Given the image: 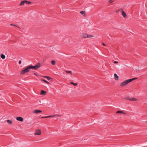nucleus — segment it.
<instances>
[{
	"label": "nucleus",
	"instance_id": "18",
	"mask_svg": "<svg viewBox=\"0 0 147 147\" xmlns=\"http://www.w3.org/2000/svg\"><path fill=\"white\" fill-rule=\"evenodd\" d=\"M1 58L3 59H4L5 58V55H3V54H1Z\"/></svg>",
	"mask_w": 147,
	"mask_h": 147
},
{
	"label": "nucleus",
	"instance_id": "5",
	"mask_svg": "<svg viewBox=\"0 0 147 147\" xmlns=\"http://www.w3.org/2000/svg\"><path fill=\"white\" fill-rule=\"evenodd\" d=\"M88 35L86 33H83L81 34L80 36L82 38H87L88 37Z\"/></svg>",
	"mask_w": 147,
	"mask_h": 147
},
{
	"label": "nucleus",
	"instance_id": "27",
	"mask_svg": "<svg viewBox=\"0 0 147 147\" xmlns=\"http://www.w3.org/2000/svg\"><path fill=\"white\" fill-rule=\"evenodd\" d=\"M47 116H45V117H41V118L43 119V118H47Z\"/></svg>",
	"mask_w": 147,
	"mask_h": 147
},
{
	"label": "nucleus",
	"instance_id": "14",
	"mask_svg": "<svg viewBox=\"0 0 147 147\" xmlns=\"http://www.w3.org/2000/svg\"><path fill=\"white\" fill-rule=\"evenodd\" d=\"M115 76V79L116 80H118L119 76L117 75L116 74H114Z\"/></svg>",
	"mask_w": 147,
	"mask_h": 147
},
{
	"label": "nucleus",
	"instance_id": "30",
	"mask_svg": "<svg viewBox=\"0 0 147 147\" xmlns=\"http://www.w3.org/2000/svg\"><path fill=\"white\" fill-rule=\"evenodd\" d=\"M59 116V115H57V114H55V115H53V117H55V116Z\"/></svg>",
	"mask_w": 147,
	"mask_h": 147
},
{
	"label": "nucleus",
	"instance_id": "21",
	"mask_svg": "<svg viewBox=\"0 0 147 147\" xmlns=\"http://www.w3.org/2000/svg\"><path fill=\"white\" fill-rule=\"evenodd\" d=\"M51 63L52 65H54L55 64V61L54 60H53L51 61Z\"/></svg>",
	"mask_w": 147,
	"mask_h": 147
},
{
	"label": "nucleus",
	"instance_id": "8",
	"mask_svg": "<svg viewBox=\"0 0 147 147\" xmlns=\"http://www.w3.org/2000/svg\"><path fill=\"white\" fill-rule=\"evenodd\" d=\"M42 112V111H41L40 110H35L34 111L33 113H35L38 114V113H41Z\"/></svg>",
	"mask_w": 147,
	"mask_h": 147
},
{
	"label": "nucleus",
	"instance_id": "20",
	"mask_svg": "<svg viewBox=\"0 0 147 147\" xmlns=\"http://www.w3.org/2000/svg\"><path fill=\"white\" fill-rule=\"evenodd\" d=\"M70 83L71 84H72L74 86H76L77 85V83H74V82H71Z\"/></svg>",
	"mask_w": 147,
	"mask_h": 147
},
{
	"label": "nucleus",
	"instance_id": "26",
	"mask_svg": "<svg viewBox=\"0 0 147 147\" xmlns=\"http://www.w3.org/2000/svg\"><path fill=\"white\" fill-rule=\"evenodd\" d=\"M10 25L11 26H16V27H17L18 28H20V27L19 26H16V25H14L13 24H10Z\"/></svg>",
	"mask_w": 147,
	"mask_h": 147
},
{
	"label": "nucleus",
	"instance_id": "33",
	"mask_svg": "<svg viewBox=\"0 0 147 147\" xmlns=\"http://www.w3.org/2000/svg\"><path fill=\"white\" fill-rule=\"evenodd\" d=\"M102 45L104 46H106V45L104 43H102Z\"/></svg>",
	"mask_w": 147,
	"mask_h": 147
},
{
	"label": "nucleus",
	"instance_id": "16",
	"mask_svg": "<svg viewBox=\"0 0 147 147\" xmlns=\"http://www.w3.org/2000/svg\"><path fill=\"white\" fill-rule=\"evenodd\" d=\"M41 80L42 81H44V82H45V83L47 84H50V83L49 82H48V81H47V80H45V79H42Z\"/></svg>",
	"mask_w": 147,
	"mask_h": 147
},
{
	"label": "nucleus",
	"instance_id": "3",
	"mask_svg": "<svg viewBox=\"0 0 147 147\" xmlns=\"http://www.w3.org/2000/svg\"><path fill=\"white\" fill-rule=\"evenodd\" d=\"M31 3H32L31 2L28 1L26 0H24L22 1L21 2L20 4V5H23L24 4H30Z\"/></svg>",
	"mask_w": 147,
	"mask_h": 147
},
{
	"label": "nucleus",
	"instance_id": "9",
	"mask_svg": "<svg viewBox=\"0 0 147 147\" xmlns=\"http://www.w3.org/2000/svg\"><path fill=\"white\" fill-rule=\"evenodd\" d=\"M121 11H122V16L124 18H125V17H126L127 16L126 13L122 9L121 10Z\"/></svg>",
	"mask_w": 147,
	"mask_h": 147
},
{
	"label": "nucleus",
	"instance_id": "7",
	"mask_svg": "<svg viewBox=\"0 0 147 147\" xmlns=\"http://www.w3.org/2000/svg\"><path fill=\"white\" fill-rule=\"evenodd\" d=\"M16 119L18 121L21 122L23 121V118L21 117H17Z\"/></svg>",
	"mask_w": 147,
	"mask_h": 147
},
{
	"label": "nucleus",
	"instance_id": "13",
	"mask_svg": "<svg viewBox=\"0 0 147 147\" xmlns=\"http://www.w3.org/2000/svg\"><path fill=\"white\" fill-rule=\"evenodd\" d=\"M24 70H25V71L26 73H28L30 71V68L29 67V66H28V67L25 68L24 69Z\"/></svg>",
	"mask_w": 147,
	"mask_h": 147
},
{
	"label": "nucleus",
	"instance_id": "4",
	"mask_svg": "<svg viewBox=\"0 0 147 147\" xmlns=\"http://www.w3.org/2000/svg\"><path fill=\"white\" fill-rule=\"evenodd\" d=\"M34 134L35 135H40L41 134L40 130L38 129L36 130Z\"/></svg>",
	"mask_w": 147,
	"mask_h": 147
},
{
	"label": "nucleus",
	"instance_id": "6",
	"mask_svg": "<svg viewBox=\"0 0 147 147\" xmlns=\"http://www.w3.org/2000/svg\"><path fill=\"white\" fill-rule=\"evenodd\" d=\"M41 66V63H38L35 65V67L37 70Z\"/></svg>",
	"mask_w": 147,
	"mask_h": 147
},
{
	"label": "nucleus",
	"instance_id": "10",
	"mask_svg": "<svg viewBox=\"0 0 147 147\" xmlns=\"http://www.w3.org/2000/svg\"><path fill=\"white\" fill-rule=\"evenodd\" d=\"M47 92L46 91H44L43 90H42L40 92V94L42 95H45L46 94Z\"/></svg>",
	"mask_w": 147,
	"mask_h": 147
},
{
	"label": "nucleus",
	"instance_id": "28",
	"mask_svg": "<svg viewBox=\"0 0 147 147\" xmlns=\"http://www.w3.org/2000/svg\"><path fill=\"white\" fill-rule=\"evenodd\" d=\"M53 117V116H52V115L47 116V118H50V117Z\"/></svg>",
	"mask_w": 147,
	"mask_h": 147
},
{
	"label": "nucleus",
	"instance_id": "19",
	"mask_svg": "<svg viewBox=\"0 0 147 147\" xmlns=\"http://www.w3.org/2000/svg\"><path fill=\"white\" fill-rule=\"evenodd\" d=\"M7 121L8 123L9 124L11 125L12 123V121H11L10 120H7Z\"/></svg>",
	"mask_w": 147,
	"mask_h": 147
},
{
	"label": "nucleus",
	"instance_id": "23",
	"mask_svg": "<svg viewBox=\"0 0 147 147\" xmlns=\"http://www.w3.org/2000/svg\"><path fill=\"white\" fill-rule=\"evenodd\" d=\"M80 13L82 15L85 14V11H81L80 12Z\"/></svg>",
	"mask_w": 147,
	"mask_h": 147
},
{
	"label": "nucleus",
	"instance_id": "25",
	"mask_svg": "<svg viewBox=\"0 0 147 147\" xmlns=\"http://www.w3.org/2000/svg\"><path fill=\"white\" fill-rule=\"evenodd\" d=\"M93 37V36L92 35H88V37H87V38H90V37Z\"/></svg>",
	"mask_w": 147,
	"mask_h": 147
},
{
	"label": "nucleus",
	"instance_id": "15",
	"mask_svg": "<svg viewBox=\"0 0 147 147\" xmlns=\"http://www.w3.org/2000/svg\"><path fill=\"white\" fill-rule=\"evenodd\" d=\"M26 72L24 69L22 70L20 72V74L21 75L24 74Z\"/></svg>",
	"mask_w": 147,
	"mask_h": 147
},
{
	"label": "nucleus",
	"instance_id": "1",
	"mask_svg": "<svg viewBox=\"0 0 147 147\" xmlns=\"http://www.w3.org/2000/svg\"><path fill=\"white\" fill-rule=\"evenodd\" d=\"M137 79H138L137 78H135L125 80L120 84V86L121 87H123L132 81Z\"/></svg>",
	"mask_w": 147,
	"mask_h": 147
},
{
	"label": "nucleus",
	"instance_id": "22",
	"mask_svg": "<svg viewBox=\"0 0 147 147\" xmlns=\"http://www.w3.org/2000/svg\"><path fill=\"white\" fill-rule=\"evenodd\" d=\"M65 72L67 74L70 73V74H72V72L71 71H65Z\"/></svg>",
	"mask_w": 147,
	"mask_h": 147
},
{
	"label": "nucleus",
	"instance_id": "17",
	"mask_svg": "<svg viewBox=\"0 0 147 147\" xmlns=\"http://www.w3.org/2000/svg\"><path fill=\"white\" fill-rule=\"evenodd\" d=\"M43 77L44 78H46L48 80H49L51 79V78H50L49 76H44Z\"/></svg>",
	"mask_w": 147,
	"mask_h": 147
},
{
	"label": "nucleus",
	"instance_id": "29",
	"mask_svg": "<svg viewBox=\"0 0 147 147\" xmlns=\"http://www.w3.org/2000/svg\"><path fill=\"white\" fill-rule=\"evenodd\" d=\"M114 63H118V61H115L114 62Z\"/></svg>",
	"mask_w": 147,
	"mask_h": 147
},
{
	"label": "nucleus",
	"instance_id": "12",
	"mask_svg": "<svg viewBox=\"0 0 147 147\" xmlns=\"http://www.w3.org/2000/svg\"><path fill=\"white\" fill-rule=\"evenodd\" d=\"M116 113H122L124 115H126V113L122 111H118L116 112Z\"/></svg>",
	"mask_w": 147,
	"mask_h": 147
},
{
	"label": "nucleus",
	"instance_id": "32",
	"mask_svg": "<svg viewBox=\"0 0 147 147\" xmlns=\"http://www.w3.org/2000/svg\"><path fill=\"white\" fill-rule=\"evenodd\" d=\"M19 64H21V60H20L19 61Z\"/></svg>",
	"mask_w": 147,
	"mask_h": 147
},
{
	"label": "nucleus",
	"instance_id": "24",
	"mask_svg": "<svg viewBox=\"0 0 147 147\" xmlns=\"http://www.w3.org/2000/svg\"><path fill=\"white\" fill-rule=\"evenodd\" d=\"M113 1H114V0H109V1L108 2L109 3H112Z\"/></svg>",
	"mask_w": 147,
	"mask_h": 147
},
{
	"label": "nucleus",
	"instance_id": "11",
	"mask_svg": "<svg viewBox=\"0 0 147 147\" xmlns=\"http://www.w3.org/2000/svg\"><path fill=\"white\" fill-rule=\"evenodd\" d=\"M29 66L30 69H32L37 70L35 66H33L32 65H30Z\"/></svg>",
	"mask_w": 147,
	"mask_h": 147
},
{
	"label": "nucleus",
	"instance_id": "31",
	"mask_svg": "<svg viewBox=\"0 0 147 147\" xmlns=\"http://www.w3.org/2000/svg\"><path fill=\"white\" fill-rule=\"evenodd\" d=\"M34 74L36 76H38L37 74L35 73H34Z\"/></svg>",
	"mask_w": 147,
	"mask_h": 147
},
{
	"label": "nucleus",
	"instance_id": "2",
	"mask_svg": "<svg viewBox=\"0 0 147 147\" xmlns=\"http://www.w3.org/2000/svg\"><path fill=\"white\" fill-rule=\"evenodd\" d=\"M123 99L129 100L130 101H136L137 100V99L134 98H131L129 96H126L124 97L123 98Z\"/></svg>",
	"mask_w": 147,
	"mask_h": 147
}]
</instances>
